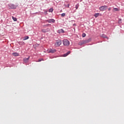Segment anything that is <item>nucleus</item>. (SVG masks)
I'll return each instance as SVG.
<instances>
[{
    "label": "nucleus",
    "mask_w": 124,
    "mask_h": 124,
    "mask_svg": "<svg viewBox=\"0 0 124 124\" xmlns=\"http://www.w3.org/2000/svg\"><path fill=\"white\" fill-rule=\"evenodd\" d=\"M121 21H122V19H119V22H121Z\"/></svg>",
    "instance_id": "nucleus-21"
},
{
    "label": "nucleus",
    "mask_w": 124,
    "mask_h": 124,
    "mask_svg": "<svg viewBox=\"0 0 124 124\" xmlns=\"http://www.w3.org/2000/svg\"><path fill=\"white\" fill-rule=\"evenodd\" d=\"M53 8H50L49 10V12H53Z\"/></svg>",
    "instance_id": "nucleus-16"
},
{
    "label": "nucleus",
    "mask_w": 124,
    "mask_h": 124,
    "mask_svg": "<svg viewBox=\"0 0 124 124\" xmlns=\"http://www.w3.org/2000/svg\"><path fill=\"white\" fill-rule=\"evenodd\" d=\"M85 36H86V33H83L82 34V37H85Z\"/></svg>",
    "instance_id": "nucleus-19"
},
{
    "label": "nucleus",
    "mask_w": 124,
    "mask_h": 124,
    "mask_svg": "<svg viewBox=\"0 0 124 124\" xmlns=\"http://www.w3.org/2000/svg\"><path fill=\"white\" fill-rule=\"evenodd\" d=\"M104 37L106 38V37H105V36H104Z\"/></svg>",
    "instance_id": "nucleus-25"
},
{
    "label": "nucleus",
    "mask_w": 124,
    "mask_h": 124,
    "mask_svg": "<svg viewBox=\"0 0 124 124\" xmlns=\"http://www.w3.org/2000/svg\"><path fill=\"white\" fill-rule=\"evenodd\" d=\"M47 52L48 53H51L52 54L54 53H56V52H57V50L55 49H49L47 50Z\"/></svg>",
    "instance_id": "nucleus-4"
},
{
    "label": "nucleus",
    "mask_w": 124,
    "mask_h": 124,
    "mask_svg": "<svg viewBox=\"0 0 124 124\" xmlns=\"http://www.w3.org/2000/svg\"><path fill=\"white\" fill-rule=\"evenodd\" d=\"M29 60H30V56L27 58H25L23 59V61L24 62H29Z\"/></svg>",
    "instance_id": "nucleus-7"
},
{
    "label": "nucleus",
    "mask_w": 124,
    "mask_h": 124,
    "mask_svg": "<svg viewBox=\"0 0 124 124\" xmlns=\"http://www.w3.org/2000/svg\"><path fill=\"white\" fill-rule=\"evenodd\" d=\"M55 46L56 47H58L60 45H62V41L61 40H58L56 41V43L55 44Z\"/></svg>",
    "instance_id": "nucleus-3"
},
{
    "label": "nucleus",
    "mask_w": 124,
    "mask_h": 124,
    "mask_svg": "<svg viewBox=\"0 0 124 124\" xmlns=\"http://www.w3.org/2000/svg\"><path fill=\"white\" fill-rule=\"evenodd\" d=\"M107 8H108V6H107L106 5H104V6H102L100 7L99 9L101 11H105V10H106V9H107Z\"/></svg>",
    "instance_id": "nucleus-1"
},
{
    "label": "nucleus",
    "mask_w": 124,
    "mask_h": 124,
    "mask_svg": "<svg viewBox=\"0 0 124 124\" xmlns=\"http://www.w3.org/2000/svg\"><path fill=\"white\" fill-rule=\"evenodd\" d=\"M68 8H69V4H68Z\"/></svg>",
    "instance_id": "nucleus-23"
},
{
    "label": "nucleus",
    "mask_w": 124,
    "mask_h": 124,
    "mask_svg": "<svg viewBox=\"0 0 124 124\" xmlns=\"http://www.w3.org/2000/svg\"><path fill=\"white\" fill-rule=\"evenodd\" d=\"M12 19L14 21H15V22H16V21H17V18L14 17V16H12Z\"/></svg>",
    "instance_id": "nucleus-13"
},
{
    "label": "nucleus",
    "mask_w": 124,
    "mask_h": 124,
    "mask_svg": "<svg viewBox=\"0 0 124 124\" xmlns=\"http://www.w3.org/2000/svg\"><path fill=\"white\" fill-rule=\"evenodd\" d=\"M9 6H10V8H11L12 9H16V6L13 4H9Z\"/></svg>",
    "instance_id": "nucleus-5"
},
{
    "label": "nucleus",
    "mask_w": 124,
    "mask_h": 124,
    "mask_svg": "<svg viewBox=\"0 0 124 124\" xmlns=\"http://www.w3.org/2000/svg\"><path fill=\"white\" fill-rule=\"evenodd\" d=\"M38 62H41V59H39Z\"/></svg>",
    "instance_id": "nucleus-22"
},
{
    "label": "nucleus",
    "mask_w": 124,
    "mask_h": 124,
    "mask_svg": "<svg viewBox=\"0 0 124 124\" xmlns=\"http://www.w3.org/2000/svg\"><path fill=\"white\" fill-rule=\"evenodd\" d=\"M27 39H29V36H25L24 40H27Z\"/></svg>",
    "instance_id": "nucleus-15"
},
{
    "label": "nucleus",
    "mask_w": 124,
    "mask_h": 124,
    "mask_svg": "<svg viewBox=\"0 0 124 124\" xmlns=\"http://www.w3.org/2000/svg\"><path fill=\"white\" fill-rule=\"evenodd\" d=\"M59 31H60V32H62V33L64 32V31L62 29H61L60 30H59Z\"/></svg>",
    "instance_id": "nucleus-14"
},
{
    "label": "nucleus",
    "mask_w": 124,
    "mask_h": 124,
    "mask_svg": "<svg viewBox=\"0 0 124 124\" xmlns=\"http://www.w3.org/2000/svg\"><path fill=\"white\" fill-rule=\"evenodd\" d=\"M63 44L64 46H69V41L67 39H64L63 40Z\"/></svg>",
    "instance_id": "nucleus-2"
},
{
    "label": "nucleus",
    "mask_w": 124,
    "mask_h": 124,
    "mask_svg": "<svg viewBox=\"0 0 124 124\" xmlns=\"http://www.w3.org/2000/svg\"><path fill=\"white\" fill-rule=\"evenodd\" d=\"M42 31L43 32H47L48 31H50V29H49L48 28H47L46 29H43V30H42Z\"/></svg>",
    "instance_id": "nucleus-6"
},
{
    "label": "nucleus",
    "mask_w": 124,
    "mask_h": 124,
    "mask_svg": "<svg viewBox=\"0 0 124 124\" xmlns=\"http://www.w3.org/2000/svg\"><path fill=\"white\" fill-rule=\"evenodd\" d=\"M94 17H95L96 18H97V17H98V16H99V13H96V14H95L94 15Z\"/></svg>",
    "instance_id": "nucleus-12"
},
{
    "label": "nucleus",
    "mask_w": 124,
    "mask_h": 124,
    "mask_svg": "<svg viewBox=\"0 0 124 124\" xmlns=\"http://www.w3.org/2000/svg\"><path fill=\"white\" fill-rule=\"evenodd\" d=\"M48 23H55V20L54 19H50L47 20Z\"/></svg>",
    "instance_id": "nucleus-8"
},
{
    "label": "nucleus",
    "mask_w": 124,
    "mask_h": 124,
    "mask_svg": "<svg viewBox=\"0 0 124 124\" xmlns=\"http://www.w3.org/2000/svg\"><path fill=\"white\" fill-rule=\"evenodd\" d=\"M70 54V51H68L66 53L63 54V57H67V56H68Z\"/></svg>",
    "instance_id": "nucleus-10"
},
{
    "label": "nucleus",
    "mask_w": 124,
    "mask_h": 124,
    "mask_svg": "<svg viewBox=\"0 0 124 124\" xmlns=\"http://www.w3.org/2000/svg\"><path fill=\"white\" fill-rule=\"evenodd\" d=\"M108 11H110V10H111V8H108Z\"/></svg>",
    "instance_id": "nucleus-20"
},
{
    "label": "nucleus",
    "mask_w": 124,
    "mask_h": 124,
    "mask_svg": "<svg viewBox=\"0 0 124 124\" xmlns=\"http://www.w3.org/2000/svg\"><path fill=\"white\" fill-rule=\"evenodd\" d=\"M12 55L14 57H18V56H19V53H18L17 52H14V53H12Z\"/></svg>",
    "instance_id": "nucleus-9"
},
{
    "label": "nucleus",
    "mask_w": 124,
    "mask_h": 124,
    "mask_svg": "<svg viewBox=\"0 0 124 124\" xmlns=\"http://www.w3.org/2000/svg\"><path fill=\"white\" fill-rule=\"evenodd\" d=\"M61 16L62 17H64V16H65V13H63L61 15Z\"/></svg>",
    "instance_id": "nucleus-17"
},
{
    "label": "nucleus",
    "mask_w": 124,
    "mask_h": 124,
    "mask_svg": "<svg viewBox=\"0 0 124 124\" xmlns=\"http://www.w3.org/2000/svg\"><path fill=\"white\" fill-rule=\"evenodd\" d=\"M41 61H43V59H41Z\"/></svg>",
    "instance_id": "nucleus-24"
},
{
    "label": "nucleus",
    "mask_w": 124,
    "mask_h": 124,
    "mask_svg": "<svg viewBox=\"0 0 124 124\" xmlns=\"http://www.w3.org/2000/svg\"><path fill=\"white\" fill-rule=\"evenodd\" d=\"M78 7H79V5L77 4L76 5V9H78Z\"/></svg>",
    "instance_id": "nucleus-18"
},
{
    "label": "nucleus",
    "mask_w": 124,
    "mask_h": 124,
    "mask_svg": "<svg viewBox=\"0 0 124 124\" xmlns=\"http://www.w3.org/2000/svg\"><path fill=\"white\" fill-rule=\"evenodd\" d=\"M113 11V12H115V11H120V10H119V9L117 8H114Z\"/></svg>",
    "instance_id": "nucleus-11"
}]
</instances>
